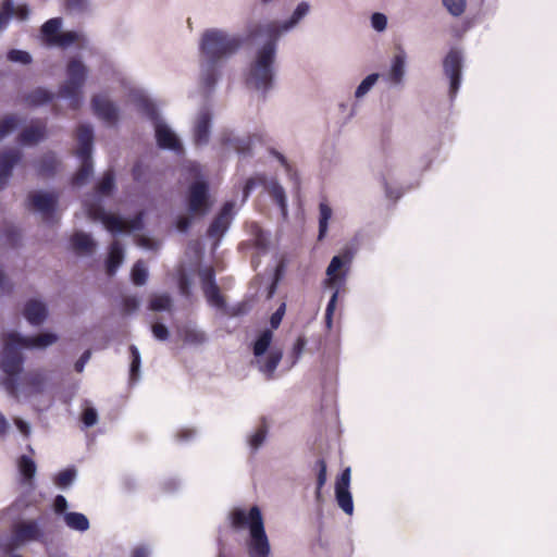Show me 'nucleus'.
Listing matches in <instances>:
<instances>
[{"label": "nucleus", "mask_w": 557, "mask_h": 557, "mask_svg": "<svg viewBox=\"0 0 557 557\" xmlns=\"http://www.w3.org/2000/svg\"><path fill=\"white\" fill-rule=\"evenodd\" d=\"M261 37L267 42L258 50L256 60L251 63L247 84L257 90L267 92L273 84V64L276 53V42L280 30L275 23L255 24L247 29L246 40L255 41Z\"/></svg>", "instance_id": "f257e3e1"}, {"label": "nucleus", "mask_w": 557, "mask_h": 557, "mask_svg": "<svg viewBox=\"0 0 557 557\" xmlns=\"http://www.w3.org/2000/svg\"><path fill=\"white\" fill-rule=\"evenodd\" d=\"M230 520L235 530L249 529L250 536L247 542L249 557H269L271 547L258 506H252L248 512L242 508H234L230 513Z\"/></svg>", "instance_id": "f03ea898"}, {"label": "nucleus", "mask_w": 557, "mask_h": 557, "mask_svg": "<svg viewBox=\"0 0 557 557\" xmlns=\"http://www.w3.org/2000/svg\"><path fill=\"white\" fill-rule=\"evenodd\" d=\"M243 40L238 36H231L216 28L207 29L201 37L200 51L211 65H216L242 47Z\"/></svg>", "instance_id": "7ed1b4c3"}, {"label": "nucleus", "mask_w": 557, "mask_h": 557, "mask_svg": "<svg viewBox=\"0 0 557 557\" xmlns=\"http://www.w3.org/2000/svg\"><path fill=\"white\" fill-rule=\"evenodd\" d=\"M21 348L18 341L11 339V333L5 335L3 351L0 356V369L5 374L3 385L14 398H18L17 376L21 374L24 363Z\"/></svg>", "instance_id": "20e7f679"}, {"label": "nucleus", "mask_w": 557, "mask_h": 557, "mask_svg": "<svg viewBox=\"0 0 557 557\" xmlns=\"http://www.w3.org/2000/svg\"><path fill=\"white\" fill-rule=\"evenodd\" d=\"M352 256L350 252H344L334 256L326 269L325 284L330 287H336L325 309V325L329 330L333 326V314L338 298V286L345 282L348 268L351 263Z\"/></svg>", "instance_id": "39448f33"}, {"label": "nucleus", "mask_w": 557, "mask_h": 557, "mask_svg": "<svg viewBox=\"0 0 557 557\" xmlns=\"http://www.w3.org/2000/svg\"><path fill=\"white\" fill-rule=\"evenodd\" d=\"M67 79L59 89V97L70 99V107L77 110L82 103V88L87 76V69L78 59H71L66 66Z\"/></svg>", "instance_id": "423d86ee"}, {"label": "nucleus", "mask_w": 557, "mask_h": 557, "mask_svg": "<svg viewBox=\"0 0 557 557\" xmlns=\"http://www.w3.org/2000/svg\"><path fill=\"white\" fill-rule=\"evenodd\" d=\"M212 207L208 183L196 181L190 184L187 195V208L195 216L206 215Z\"/></svg>", "instance_id": "0eeeda50"}, {"label": "nucleus", "mask_w": 557, "mask_h": 557, "mask_svg": "<svg viewBox=\"0 0 557 557\" xmlns=\"http://www.w3.org/2000/svg\"><path fill=\"white\" fill-rule=\"evenodd\" d=\"M259 185L264 186L272 200L281 208L282 212L285 214L287 210V203L284 188L276 181L268 182L263 175L249 177L246 181L243 190L244 199H247L256 186Z\"/></svg>", "instance_id": "6e6552de"}, {"label": "nucleus", "mask_w": 557, "mask_h": 557, "mask_svg": "<svg viewBox=\"0 0 557 557\" xmlns=\"http://www.w3.org/2000/svg\"><path fill=\"white\" fill-rule=\"evenodd\" d=\"M149 117L154 121V131L157 144L162 149L180 150L181 143L176 135L162 122L158 120V114L153 106L147 107Z\"/></svg>", "instance_id": "1a4fd4ad"}, {"label": "nucleus", "mask_w": 557, "mask_h": 557, "mask_svg": "<svg viewBox=\"0 0 557 557\" xmlns=\"http://www.w3.org/2000/svg\"><path fill=\"white\" fill-rule=\"evenodd\" d=\"M462 58L458 50L451 49L443 61L445 75L449 78V95L454 98L459 89L461 81Z\"/></svg>", "instance_id": "9d476101"}, {"label": "nucleus", "mask_w": 557, "mask_h": 557, "mask_svg": "<svg viewBox=\"0 0 557 557\" xmlns=\"http://www.w3.org/2000/svg\"><path fill=\"white\" fill-rule=\"evenodd\" d=\"M57 193H30L28 195L29 207L41 213L46 222H50L58 205Z\"/></svg>", "instance_id": "9b49d317"}, {"label": "nucleus", "mask_w": 557, "mask_h": 557, "mask_svg": "<svg viewBox=\"0 0 557 557\" xmlns=\"http://www.w3.org/2000/svg\"><path fill=\"white\" fill-rule=\"evenodd\" d=\"M94 113L103 122L113 125L119 120L116 106L106 96L96 95L91 99Z\"/></svg>", "instance_id": "f8f14e48"}, {"label": "nucleus", "mask_w": 557, "mask_h": 557, "mask_svg": "<svg viewBox=\"0 0 557 557\" xmlns=\"http://www.w3.org/2000/svg\"><path fill=\"white\" fill-rule=\"evenodd\" d=\"M234 203L227 201L223 205L218 215L213 219L207 231L208 237L220 238L228 228L231 222V213L233 211Z\"/></svg>", "instance_id": "ddd939ff"}, {"label": "nucleus", "mask_w": 557, "mask_h": 557, "mask_svg": "<svg viewBox=\"0 0 557 557\" xmlns=\"http://www.w3.org/2000/svg\"><path fill=\"white\" fill-rule=\"evenodd\" d=\"M46 377L40 371H29L25 373L21 383H18V393L26 396L41 394L44 392Z\"/></svg>", "instance_id": "4468645a"}, {"label": "nucleus", "mask_w": 557, "mask_h": 557, "mask_svg": "<svg viewBox=\"0 0 557 557\" xmlns=\"http://www.w3.org/2000/svg\"><path fill=\"white\" fill-rule=\"evenodd\" d=\"M21 158L22 154L17 149H7L0 152V190L7 186L12 170Z\"/></svg>", "instance_id": "2eb2a0df"}, {"label": "nucleus", "mask_w": 557, "mask_h": 557, "mask_svg": "<svg viewBox=\"0 0 557 557\" xmlns=\"http://www.w3.org/2000/svg\"><path fill=\"white\" fill-rule=\"evenodd\" d=\"M14 537L20 542L41 541L44 532L37 521H23L14 527Z\"/></svg>", "instance_id": "dca6fc26"}, {"label": "nucleus", "mask_w": 557, "mask_h": 557, "mask_svg": "<svg viewBox=\"0 0 557 557\" xmlns=\"http://www.w3.org/2000/svg\"><path fill=\"white\" fill-rule=\"evenodd\" d=\"M211 113L208 109H202L196 119L194 125V140L197 146L207 145L210 137Z\"/></svg>", "instance_id": "f3484780"}, {"label": "nucleus", "mask_w": 557, "mask_h": 557, "mask_svg": "<svg viewBox=\"0 0 557 557\" xmlns=\"http://www.w3.org/2000/svg\"><path fill=\"white\" fill-rule=\"evenodd\" d=\"M11 339L18 341L20 346L23 348H45L54 344L58 341V336L52 333H42L36 336L24 337L15 332H12Z\"/></svg>", "instance_id": "a211bd4d"}, {"label": "nucleus", "mask_w": 557, "mask_h": 557, "mask_svg": "<svg viewBox=\"0 0 557 557\" xmlns=\"http://www.w3.org/2000/svg\"><path fill=\"white\" fill-rule=\"evenodd\" d=\"M77 157H91L94 132L90 125L82 124L76 129Z\"/></svg>", "instance_id": "6ab92c4d"}, {"label": "nucleus", "mask_w": 557, "mask_h": 557, "mask_svg": "<svg viewBox=\"0 0 557 557\" xmlns=\"http://www.w3.org/2000/svg\"><path fill=\"white\" fill-rule=\"evenodd\" d=\"M23 314L30 324L40 325L47 318V307L39 300L30 299L25 304Z\"/></svg>", "instance_id": "aec40b11"}, {"label": "nucleus", "mask_w": 557, "mask_h": 557, "mask_svg": "<svg viewBox=\"0 0 557 557\" xmlns=\"http://www.w3.org/2000/svg\"><path fill=\"white\" fill-rule=\"evenodd\" d=\"M221 143L224 146L233 148L237 153L242 156H250L251 154V146H252V137H234L231 134H223L221 137Z\"/></svg>", "instance_id": "412c9836"}, {"label": "nucleus", "mask_w": 557, "mask_h": 557, "mask_svg": "<svg viewBox=\"0 0 557 557\" xmlns=\"http://www.w3.org/2000/svg\"><path fill=\"white\" fill-rule=\"evenodd\" d=\"M45 136L46 125L42 122H38L24 128L18 135V141L23 145H34L44 139Z\"/></svg>", "instance_id": "4be33fe9"}, {"label": "nucleus", "mask_w": 557, "mask_h": 557, "mask_svg": "<svg viewBox=\"0 0 557 557\" xmlns=\"http://www.w3.org/2000/svg\"><path fill=\"white\" fill-rule=\"evenodd\" d=\"M101 220L104 224V226L110 232H125L131 228H137V224L140 222V216H138L136 220L132 222L131 225H128L123 219H121L117 215L114 214H108L102 212Z\"/></svg>", "instance_id": "5701e85b"}, {"label": "nucleus", "mask_w": 557, "mask_h": 557, "mask_svg": "<svg viewBox=\"0 0 557 557\" xmlns=\"http://www.w3.org/2000/svg\"><path fill=\"white\" fill-rule=\"evenodd\" d=\"M124 259L123 247L120 242L114 240L109 248L107 259V273L112 276L115 274L117 268L121 265Z\"/></svg>", "instance_id": "b1692460"}, {"label": "nucleus", "mask_w": 557, "mask_h": 557, "mask_svg": "<svg viewBox=\"0 0 557 557\" xmlns=\"http://www.w3.org/2000/svg\"><path fill=\"white\" fill-rule=\"evenodd\" d=\"M61 25H62V20L60 17H54V18L48 20L41 26V35L47 45H49V46L57 45L55 38L61 35V33H60Z\"/></svg>", "instance_id": "393cba45"}, {"label": "nucleus", "mask_w": 557, "mask_h": 557, "mask_svg": "<svg viewBox=\"0 0 557 557\" xmlns=\"http://www.w3.org/2000/svg\"><path fill=\"white\" fill-rule=\"evenodd\" d=\"M71 244L77 253H91L96 247L91 236L82 232L75 233L72 236Z\"/></svg>", "instance_id": "a878e982"}, {"label": "nucleus", "mask_w": 557, "mask_h": 557, "mask_svg": "<svg viewBox=\"0 0 557 557\" xmlns=\"http://www.w3.org/2000/svg\"><path fill=\"white\" fill-rule=\"evenodd\" d=\"M63 520L67 528L79 532H85L90 527L88 518L82 512H65Z\"/></svg>", "instance_id": "bb28decb"}, {"label": "nucleus", "mask_w": 557, "mask_h": 557, "mask_svg": "<svg viewBox=\"0 0 557 557\" xmlns=\"http://www.w3.org/2000/svg\"><path fill=\"white\" fill-rule=\"evenodd\" d=\"M309 10L310 5L307 2L302 1L297 5L288 21L284 22L282 25H278L276 22H274L280 30V34L282 32H287L294 26H296L300 22V20L308 14Z\"/></svg>", "instance_id": "cd10ccee"}, {"label": "nucleus", "mask_w": 557, "mask_h": 557, "mask_svg": "<svg viewBox=\"0 0 557 557\" xmlns=\"http://www.w3.org/2000/svg\"><path fill=\"white\" fill-rule=\"evenodd\" d=\"M58 165L59 161L57 157L53 153H46L37 163L38 174L45 177L52 176L55 173Z\"/></svg>", "instance_id": "c85d7f7f"}, {"label": "nucleus", "mask_w": 557, "mask_h": 557, "mask_svg": "<svg viewBox=\"0 0 557 557\" xmlns=\"http://www.w3.org/2000/svg\"><path fill=\"white\" fill-rule=\"evenodd\" d=\"M82 161L81 168L75 173V175L72 178V184L74 186H81L84 185L90 175L92 174V161L91 157H78Z\"/></svg>", "instance_id": "c756f323"}, {"label": "nucleus", "mask_w": 557, "mask_h": 557, "mask_svg": "<svg viewBox=\"0 0 557 557\" xmlns=\"http://www.w3.org/2000/svg\"><path fill=\"white\" fill-rule=\"evenodd\" d=\"M53 94L45 88H36L25 96V102L32 107L41 106L52 101Z\"/></svg>", "instance_id": "7c9ffc66"}, {"label": "nucleus", "mask_w": 557, "mask_h": 557, "mask_svg": "<svg viewBox=\"0 0 557 557\" xmlns=\"http://www.w3.org/2000/svg\"><path fill=\"white\" fill-rule=\"evenodd\" d=\"M283 354L281 350H272L267 357L264 363L259 366V370L267 374L268 379H272L274 371L282 360Z\"/></svg>", "instance_id": "2f4dec72"}, {"label": "nucleus", "mask_w": 557, "mask_h": 557, "mask_svg": "<svg viewBox=\"0 0 557 557\" xmlns=\"http://www.w3.org/2000/svg\"><path fill=\"white\" fill-rule=\"evenodd\" d=\"M17 467L24 481L29 482L34 479L36 473V463L30 457L22 455L17 460Z\"/></svg>", "instance_id": "473e14b6"}, {"label": "nucleus", "mask_w": 557, "mask_h": 557, "mask_svg": "<svg viewBox=\"0 0 557 557\" xmlns=\"http://www.w3.org/2000/svg\"><path fill=\"white\" fill-rule=\"evenodd\" d=\"M319 235L318 239L322 240L326 235L329 228V221L332 216V209L326 202H320L319 205Z\"/></svg>", "instance_id": "72a5a7b5"}, {"label": "nucleus", "mask_w": 557, "mask_h": 557, "mask_svg": "<svg viewBox=\"0 0 557 557\" xmlns=\"http://www.w3.org/2000/svg\"><path fill=\"white\" fill-rule=\"evenodd\" d=\"M335 496L338 506L347 513L351 515L354 511L352 497L349 488H335Z\"/></svg>", "instance_id": "f704fd0d"}, {"label": "nucleus", "mask_w": 557, "mask_h": 557, "mask_svg": "<svg viewBox=\"0 0 557 557\" xmlns=\"http://www.w3.org/2000/svg\"><path fill=\"white\" fill-rule=\"evenodd\" d=\"M272 331L264 330L259 337L256 339L253 344V355L256 357L262 356L269 348L271 342H272Z\"/></svg>", "instance_id": "c9c22d12"}, {"label": "nucleus", "mask_w": 557, "mask_h": 557, "mask_svg": "<svg viewBox=\"0 0 557 557\" xmlns=\"http://www.w3.org/2000/svg\"><path fill=\"white\" fill-rule=\"evenodd\" d=\"M405 73V58L400 54L395 55L392 67L389 71V78L393 83L398 84L401 82Z\"/></svg>", "instance_id": "e433bc0d"}, {"label": "nucleus", "mask_w": 557, "mask_h": 557, "mask_svg": "<svg viewBox=\"0 0 557 557\" xmlns=\"http://www.w3.org/2000/svg\"><path fill=\"white\" fill-rule=\"evenodd\" d=\"M114 185V172L108 170L96 185V191L100 195H109L112 193Z\"/></svg>", "instance_id": "4c0bfd02"}, {"label": "nucleus", "mask_w": 557, "mask_h": 557, "mask_svg": "<svg viewBox=\"0 0 557 557\" xmlns=\"http://www.w3.org/2000/svg\"><path fill=\"white\" fill-rule=\"evenodd\" d=\"M268 434V425L267 421L263 418L261 424L255 431V433L249 438V445L252 449H258L264 442Z\"/></svg>", "instance_id": "58836bf2"}, {"label": "nucleus", "mask_w": 557, "mask_h": 557, "mask_svg": "<svg viewBox=\"0 0 557 557\" xmlns=\"http://www.w3.org/2000/svg\"><path fill=\"white\" fill-rule=\"evenodd\" d=\"M148 271L143 260L136 261L132 269V281L135 285L140 286L146 283Z\"/></svg>", "instance_id": "ea45409f"}, {"label": "nucleus", "mask_w": 557, "mask_h": 557, "mask_svg": "<svg viewBox=\"0 0 557 557\" xmlns=\"http://www.w3.org/2000/svg\"><path fill=\"white\" fill-rule=\"evenodd\" d=\"M202 290L205 293L207 300L211 305H214L218 308H223L225 306V300H224L223 296L221 295L220 288L218 285L209 286Z\"/></svg>", "instance_id": "a19ab883"}, {"label": "nucleus", "mask_w": 557, "mask_h": 557, "mask_svg": "<svg viewBox=\"0 0 557 557\" xmlns=\"http://www.w3.org/2000/svg\"><path fill=\"white\" fill-rule=\"evenodd\" d=\"M172 299L168 294L153 296L150 300L149 308L153 311L169 310Z\"/></svg>", "instance_id": "79ce46f5"}, {"label": "nucleus", "mask_w": 557, "mask_h": 557, "mask_svg": "<svg viewBox=\"0 0 557 557\" xmlns=\"http://www.w3.org/2000/svg\"><path fill=\"white\" fill-rule=\"evenodd\" d=\"M315 469L318 471L317 473V491L315 495L317 498H320L321 496V490L324 486L326 482V462L324 459H319L315 462Z\"/></svg>", "instance_id": "37998d69"}, {"label": "nucleus", "mask_w": 557, "mask_h": 557, "mask_svg": "<svg viewBox=\"0 0 557 557\" xmlns=\"http://www.w3.org/2000/svg\"><path fill=\"white\" fill-rule=\"evenodd\" d=\"M183 341L186 344L201 345L206 342V334L198 330L187 329L183 332Z\"/></svg>", "instance_id": "c03bdc74"}, {"label": "nucleus", "mask_w": 557, "mask_h": 557, "mask_svg": "<svg viewBox=\"0 0 557 557\" xmlns=\"http://www.w3.org/2000/svg\"><path fill=\"white\" fill-rule=\"evenodd\" d=\"M58 47L66 48L73 44H76L81 39V35L76 32L70 30L61 33L59 37L55 38Z\"/></svg>", "instance_id": "a18cd8bd"}, {"label": "nucleus", "mask_w": 557, "mask_h": 557, "mask_svg": "<svg viewBox=\"0 0 557 557\" xmlns=\"http://www.w3.org/2000/svg\"><path fill=\"white\" fill-rule=\"evenodd\" d=\"M443 5L454 16H460L466 10V0H443Z\"/></svg>", "instance_id": "49530a36"}, {"label": "nucleus", "mask_w": 557, "mask_h": 557, "mask_svg": "<svg viewBox=\"0 0 557 557\" xmlns=\"http://www.w3.org/2000/svg\"><path fill=\"white\" fill-rule=\"evenodd\" d=\"M13 1L3 0L0 11V30L4 29L12 17Z\"/></svg>", "instance_id": "de8ad7c7"}, {"label": "nucleus", "mask_w": 557, "mask_h": 557, "mask_svg": "<svg viewBox=\"0 0 557 557\" xmlns=\"http://www.w3.org/2000/svg\"><path fill=\"white\" fill-rule=\"evenodd\" d=\"M129 352H131V369H129V375L132 380H135L138 375L139 368H140V355L136 346L131 345L129 346Z\"/></svg>", "instance_id": "09e8293b"}, {"label": "nucleus", "mask_w": 557, "mask_h": 557, "mask_svg": "<svg viewBox=\"0 0 557 557\" xmlns=\"http://www.w3.org/2000/svg\"><path fill=\"white\" fill-rule=\"evenodd\" d=\"M75 475L76 471L74 469H65L58 473L54 483L59 487H66L74 481Z\"/></svg>", "instance_id": "8fccbe9b"}, {"label": "nucleus", "mask_w": 557, "mask_h": 557, "mask_svg": "<svg viewBox=\"0 0 557 557\" xmlns=\"http://www.w3.org/2000/svg\"><path fill=\"white\" fill-rule=\"evenodd\" d=\"M377 78H379V74L368 75L357 87L356 97L360 98V97L364 96L371 89V87L376 83Z\"/></svg>", "instance_id": "3c124183"}, {"label": "nucleus", "mask_w": 557, "mask_h": 557, "mask_svg": "<svg viewBox=\"0 0 557 557\" xmlns=\"http://www.w3.org/2000/svg\"><path fill=\"white\" fill-rule=\"evenodd\" d=\"M199 277L201 281L202 289L216 285L215 283V271L212 267H207L200 270Z\"/></svg>", "instance_id": "603ef678"}, {"label": "nucleus", "mask_w": 557, "mask_h": 557, "mask_svg": "<svg viewBox=\"0 0 557 557\" xmlns=\"http://www.w3.org/2000/svg\"><path fill=\"white\" fill-rule=\"evenodd\" d=\"M8 60L11 62H20L23 64H29L32 62V57L28 52L17 49H11L8 52Z\"/></svg>", "instance_id": "864d4df0"}, {"label": "nucleus", "mask_w": 557, "mask_h": 557, "mask_svg": "<svg viewBox=\"0 0 557 557\" xmlns=\"http://www.w3.org/2000/svg\"><path fill=\"white\" fill-rule=\"evenodd\" d=\"M16 119L13 115L3 117L0 121V140L16 127Z\"/></svg>", "instance_id": "5fc2aeb1"}, {"label": "nucleus", "mask_w": 557, "mask_h": 557, "mask_svg": "<svg viewBox=\"0 0 557 557\" xmlns=\"http://www.w3.org/2000/svg\"><path fill=\"white\" fill-rule=\"evenodd\" d=\"M214 66L215 65H211L209 63V69L207 70L202 78L205 86L209 89H212L218 81V74Z\"/></svg>", "instance_id": "6e6d98bb"}, {"label": "nucleus", "mask_w": 557, "mask_h": 557, "mask_svg": "<svg viewBox=\"0 0 557 557\" xmlns=\"http://www.w3.org/2000/svg\"><path fill=\"white\" fill-rule=\"evenodd\" d=\"M371 24L375 30L382 32L386 28L387 18L383 13H373Z\"/></svg>", "instance_id": "4d7b16f0"}, {"label": "nucleus", "mask_w": 557, "mask_h": 557, "mask_svg": "<svg viewBox=\"0 0 557 557\" xmlns=\"http://www.w3.org/2000/svg\"><path fill=\"white\" fill-rule=\"evenodd\" d=\"M65 9L70 12H83L87 9V0H65Z\"/></svg>", "instance_id": "13d9d810"}, {"label": "nucleus", "mask_w": 557, "mask_h": 557, "mask_svg": "<svg viewBox=\"0 0 557 557\" xmlns=\"http://www.w3.org/2000/svg\"><path fill=\"white\" fill-rule=\"evenodd\" d=\"M98 414L94 408H86L82 414V421L86 426H92L96 424Z\"/></svg>", "instance_id": "bf43d9fd"}, {"label": "nucleus", "mask_w": 557, "mask_h": 557, "mask_svg": "<svg viewBox=\"0 0 557 557\" xmlns=\"http://www.w3.org/2000/svg\"><path fill=\"white\" fill-rule=\"evenodd\" d=\"M152 334L156 338L160 341H165L169 337V330L162 323H154L151 327Z\"/></svg>", "instance_id": "052dcab7"}, {"label": "nucleus", "mask_w": 557, "mask_h": 557, "mask_svg": "<svg viewBox=\"0 0 557 557\" xmlns=\"http://www.w3.org/2000/svg\"><path fill=\"white\" fill-rule=\"evenodd\" d=\"M138 299L134 296H127L123 299V310L125 313H132L138 309Z\"/></svg>", "instance_id": "680f3d73"}, {"label": "nucleus", "mask_w": 557, "mask_h": 557, "mask_svg": "<svg viewBox=\"0 0 557 557\" xmlns=\"http://www.w3.org/2000/svg\"><path fill=\"white\" fill-rule=\"evenodd\" d=\"M132 176L135 182H143L146 176V168L141 162H137L134 164L132 169Z\"/></svg>", "instance_id": "e2e57ef3"}, {"label": "nucleus", "mask_w": 557, "mask_h": 557, "mask_svg": "<svg viewBox=\"0 0 557 557\" xmlns=\"http://www.w3.org/2000/svg\"><path fill=\"white\" fill-rule=\"evenodd\" d=\"M284 313H285V304L281 305L277 308V310L270 318V324L273 329H277L280 326Z\"/></svg>", "instance_id": "0e129e2a"}, {"label": "nucleus", "mask_w": 557, "mask_h": 557, "mask_svg": "<svg viewBox=\"0 0 557 557\" xmlns=\"http://www.w3.org/2000/svg\"><path fill=\"white\" fill-rule=\"evenodd\" d=\"M67 508L66 498L63 495H57L53 502V510L55 513H65Z\"/></svg>", "instance_id": "69168bd1"}, {"label": "nucleus", "mask_w": 557, "mask_h": 557, "mask_svg": "<svg viewBox=\"0 0 557 557\" xmlns=\"http://www.w3.org/2000/svg\"><path fill=\"white\" fill-rule=\"evenodd\" d=\"M349 482H350V469L347 468L342 472L341 476L337 479V481L335 483V488H339V487L349 488Z\"/></svg>", "instance_id": "338daca9"}, {"label": "nucleus", "mask_w": 557, "mask_h": 557, "mask_svg": "<svg viewBox=\"0 0 557 557\" xmlns=\"http://www.w3.org/2000/svg\"><path fill=\"white\" fill-rule=\"evenodd\" d=\"M28 15H29V9L26 4H21L17 7L13 5L12 16H15L21 21H24L28 17Z\"/></svg>", "instance_id": "774afa93"}]
</instances>
